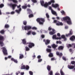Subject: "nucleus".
Segmentation results:
<instances>
[{
  "label": "nucleus",
  "instance_id": "nucleus-1",
  "mask_svg": "<svg viewBox=\"0 0 75 75\" xmlns=\"http://www.w3.org/2000/svg\"><path fill=\"white\" fill-rule=\"evenodd\" d=\"M63 19L64 21H67V20L68 21H67V23L68 24H72V22H71V20L70 18L68 16H66L64 17L63 18Z\"/></svg>",
  "mask_w": 75,
  "mask_h": 75
},
{
  "label": "nucleus",
  "instance_id": "nucleus-2",
  "mask_svg": "<svg viewBox=\"0 0 75 75\" xmlns=\"http://www.w3.org/2000/svg\"><path fill=\"white\" fill-rule=\"evenodd\" d=\"M36 21L38 23H39L40 24L43 25L44 23L45 22V19L43 18H38Z\"/></svg>",
  "mask_w": 75,
  "mask_h": 75
},
{
  "label": "nucleus",
  "instance_id": "nucleus-3",
  "mask_svg": "<svg viewBox=\"0 0 75 75\" xmlns=\"http://www.w3.org/2000/svg\"><path fill=\"white\" fill-rule=\"evenodd\" d=\"M4 37L3 36L0 35V45H1V47H3L4 46V43L3 42L1 41H4Z\"/></svg>",
  "mask_w": 75,
  "mask_h": 75
},
{
  "label": "nucleus",
  "instance_id": "nucleus-4",
  "mask_svg": "<svg viewBox=\"0 0 75 75\" xmlns=\"http://www.w3.org/2000/svg\"><path fill=\"white\" fill-rule=\"evenodd\" d=\"M53 23H56V24L57 25H63V24L62 22H60L59 21H57V20H54Z\"/></svg>",
  "mask_w": 75,
  "mask_h": 75
},
{
  "label": "nucleus",
  "instance_id": "nucleus-5",
  "mask_svg": "<svg viewBox=\"0 0 75 75\" xmlns=\"http://www.w3.org/2000/svg\"><path fill=\"white\" fill-rule=\"evenodd\" d=\"M9 6H10L11 7L13 10H15V8H16V7H17V4H13L11 3V4H8Z\"/></svg>",
  "mask_w": 75,
  "mask_h": 75
},
{
  "label": "nucleus",
  "instance_id": "nucleus-6",
  "mask_svg": "<svg viewBox=\"0 0 75 75\" xmlns=\"http://www.w3.org/2000/svg\"><path fill=\"white\" fill-rule=\"evenodd\" d=\"M2 48L4 54L5 55H7V49H6V47H2Z\"/></svg>",
  "mask_w": 75,
  "mask_h": 75
},
{
  "label": "nucleus",
  "instance_id": "nucleus-7",
  "mask_svg": "<svg viewBox=\"0 0 75 75\" xmlns=\"http://www.w3.org/2000/svg\"><path fill=\"white\" fill-rule=\"evenodd\" d=\"M17 8H19V10H16V12L18 14L20 13V12L21 11V5H19V6H17Z\"/></svg>",
  "mask_w": 75,
  "mask_h": 75
},
{
  "label": "nucleus",
  "instance_id": "nucleus-8",
  "mask_svg": "<svg viewBox=\"0 0 75 75\" xmlns=\"http://www.w3.org/2000/svg\"><path fill=\"white\" fill-rule=\"evenodd\" d=\"M28 44L29 45L28 47L29 48H33V47H34V46H35V45L33 43L29 42L28 43Z\"/></svg>",
  "mask_w": 75,
  "mask_h": 75
},
{
  "label": "nucleus",
  "instance_id": "nucleus-9",
  "mask_svg": "<svg viewBox=\"0 0 75 75\" xmlns=\"http://www.w3.org/2000/svg\"><path fill=\"white\" fill-rule=\"evenodd\" d=\"M49 10H51L52 13L53 14H54V15H55L56 16H57V13L56 12L54 11L52 9V8L51 6L49 7Z\"/></svg>",
  "mask_w": 75,
  "mask_h": 75
},
{
  "label": "nucleus",
  "instance_id": "nucleus-10",
  "mask_svg": "<svg viewBox=\"0 0 75 75\" xmlns=\"http://www.w3.org/2000/svg\"><path fill=\"white\" fill-rule=\"evenodd\" d=\"M73 34V32L72 31L70 30L69 31V33L68 34H66V37H70L71 35H72Z\"/></svg>",
  "mask_w": 75,
  "mask_h": 75
},
{
  "label": "nucleus",
  "instance_id": "nucleus-11",
  "mask_svg": "<svg viewBox=\"0 0 75 75\" xmlns=\"http://www.w3.org/2000/svg\"><path fill=\"white\" fill-rule=\"evenodd\" d=\"M68 67L69 69H72L74 68L75 67V66L74 65H68Z\"/></svg>",
  "mask_w": 75,
  "mask_h": 75
},
{
  "label": "nucleus",
  "instance_id": "nucleus-12",
  "mask_svg": "<svg viewBox=\"0 0 75 75\" xmlns=\"http://www.w3.org/2000/svg\"><path fill=\"white\" fill-rule=\"evenodd\" d=\"M52 6L53 7H54V8H57L59 7V5L57 4H56L55 5L54 4H52Z\"/></svg>",
  "mask_w": 75,
  "mask_h": 75
},
{
  "label": "nucleus",
  "instance_id": "nucleus-13",
  "mask_svg": "<svg viewBox=\"0 0 75 75\" xmlns=\"http://www.w3.org/2000/svg\"><path fill=\"white\" fill-rule=\"evenodd\" d=\"M22 42L23 44L25 45L26 44H28V43H27V41L25 39H23L22 40Z\"/></svg>",
  "mask_w": 75,
  "mask_h": 75
},
{
  "label": "nucleus",
  "instance_id": "nucleus-14",
  "mask_svg": "<svg viewBox=\"0 0 75 75\" xmlns=\"http://www.w3.org/2000/svg\"><path fill=\"white\" fill-rule=\"evenodd\" d=\"M50 40L48 39L46 40L45 41V44L46 45H48L50 43Z\"/></svg>",
  "mask_w": 75,
  "mask_h": 75
},
{
  "label": "nucleus",
  "instance_id": "nucleus-15",
  "mask_svg": "<svg viewBox=\"0 0 75 75\" xmlns=\"http://www.w3.org/2000/svg\"><path fill=\"white\" fill-rule=\"evenodd\" d=\"M11 61H13L15 63H17L18 62V61H17V60L14 59L13 58H11Z\"/></svg>",
  "mask_w": 75,
  "mask_h": 75
},
{
  "label": "nucleus",
  "instance_id": "nucleus-16",
  "mask_svg": "<svg viewBox=\"0 0 75 75\" xmlns=\"http://www.w3.org/2000/svg\"><path fill=\"white\" fill-rule=\"evenodd\" d=\"M64 47L62 46H60L58 48V50H63L64 49Z\"/></svg>",
  "mask_w": 75,
  "mask_h": 75
},
{
  "label": "nucleus",
  "instance_id": "nucleus-17",
  "mask_svg": "<svg viewBox=\"0 0 75 75\" xmlns=\"http://www.w3.org/2000/svg\"><path fill=\"white\" fill-rule=\"evenodd\" d=\"M74 39L75 40V36H72L70 38V40L71 41H74Z\"/></svg>",
  "mask_w": 75,
  "mask_h": 75
},
{
  "label": "nucleus",
  "instance_id": "nucleus-18",
  "mask_svg": "<svg viewBox=\"0 0 75 75\" xmlns=\"http://www.w3.org/2000/svg\"><path fill=\"white\" fill-rule=\"evenodd\" d=\"M52 48H53L55 49L56 48V47H58V45H56L55 44H53L52 45Z\"/></svg>",
  "mask_w": 75,
  "mask_h": 75
},
{
  "label": "nucleus",
  "instance_id": "nucleus-19",
  "mask_svg": "<svg viewBox=\"0 0 75 75\" xmlns=\"http://www.w3.org/2000/svg\"><path fill=\"white\" fill-rule=\"evenodd\" d=\"M27 10L28 11V12H29L28 13L29 14H31V13H32V11H31V9H30V8H28L27 9Z\"/></svg>",
  "mask_w": 75,
  "mask_h": 75
},
{
  "label": "nucleus",
  "instance_id": "nucleus-20",
  "mask_svg": "<svg viewBox=\"0 0 75 75\" xmlns=\"http://www.w3.org/2000/svg\"><path fill=\"white\" fill-rule=\"evenodd\" d=\"M47 70L49 71H51V67L49 65H48L47 66Z\"/></svg>",
  "mask_w": 75,
  "mask_h": 75
},
{
  "label": "nucleus",
  "instance_id": "nucleus-21",
  "mask_svg": "<svg viewBox=\"0 0 75 75\" xmlns=\"http://www.w3.org/2000/svg\"><path fill=\"white\" fill-rule=\"evenodd\" d=\"M61 38H62L64 39V40H67V38H66V37H65V36L64 35H62Z\"/></svg>",
  "mask_w": 75,
  "mask_h": 75
},
{
  "label": "nucleus",
  "instance_id": "nucleus-22",
  "mask_svg": "<svg viewBox=\"0 0 75 75\" xmlns=\"http://www.w3.org/2000/svg\"><path fill=\"white\" fill-rule=\"evenodd\" d=\"M19 59H22L24 58V55L23 54H19Z\"/></svg>",
  "mask_w": 75,
  "mask_h": 75
},
{
  "label": "nucleus",
  "instance_id": "nucleus-23",
  "mask_svg": "<svg viewBox=\"0 0 75 75\" xmlns=\"http://www.w3.org/2000/svg\"><path fill=\"white\" fill-rule=\"evenodd\" d=\"M60 72L61 75H65V74L64 73V72H63V71H62V69L60 70Z\"/></svg>",
  "mask_w": 75,
  "mask_h": 75
},
{
  "label": "nucleus",
  "instance_id": "nucleus-24",
  "mask_svg": "<svg viewBox=\"0 0 75 75\" xmlns=\"http://www.w3.org/2000/svg\"><path fill=\"white\" fill-rule=\"evenodd\" d=\"M48 6V4L47 3H45V4L43 5V6L45 7H47Z\"/></svg>",
  "mask_w": 75,
  "mask_h": 75
},
{
  "label": "nucleus",
  "instance_id": "nucleus-25",
  "mask_svg": "<svg viewBox=\"0 0 75 75\" xmlns=\"http://www.w3.org/2000/svg\"><path fill=\"white\" fill-rule=\"evenodd\" d=\"M9 25L6 24L5 25L4 27L5 28H9Z\"/></svg>",
  "mask_w": 75,
  "mask_h": 75
},
{
  "label": "nucleus",
  "instance_id": "nucleus-26",
  "mask_svg": "<svg viewBox=\"0 0 75 75\" xmlns=\"http://www.w3.org/2000/svg\"><path fill=\"white\" fill-rule=\"evenodd\" d=\"M53 56L54 55H53V54L51 53H50L49 54V56L50 57H53Z\"/></svg>",
  "mask_w": 75,
  "mask_h": 75
},
{
  "label": "nucleus",
  "instance_id": "nucleus-27",
  "mask_svg": "<svg viewBox=\"0 0 75 75\" xmlns=\"http://www.w3.org/2000/svg\"><path fill=\"white\" fill-rule=\"evenodd\" d=\"M10 0V1H12L14 3H17L18 2V1H17L16 0Z\"/></svg>",
  "mask_w": 75,
  "mask_h": 75
},
{
  "label": "nucleus",
  "instance_id": "nucleus-28",
  "mask_svg": "<svg viewBox=\"0 0 75 75\" xmlns=\"http://www.w3.org/2000/svg\"><path fill=\"white\" fill-rule=\"evenodd\" d=\"M27 7V6H22V8H23V9H26Z\"/></svg>",
  "mask_w": 75,
  "mask_h": 75
},
{
  "label": "nucleus",
  "instance_id": "nucleus-29",
  "mask_svg": "<svg viewBox=\"0 0 75 75\" xmlns=\"http://www.w3.org/2000/svg\"><path fill=\"white\" fill-rule=\"evenodd\" d=\"M25 48L26 51H29L30 50V49L27 46L25 47Z\"/></svg>",
  "mask_w": 75,
  "mask_h": 75
},
{
  "label": "nucleus",
  "instance_id": "nucleus-30",
  "mask_svg": "<svg viewBox=\"0 0 75 75\" xmlns=\"http://www.w3.org/2000/svg\"><path fill=\"white\" fill-rule=\"evenodd\" d=\"M46 51H47V52H51V50L50 49H47Z\"/></svg>",
  "mask_w": 75,
  "mask_h": 75
},
{
  "label": "nucleus",
  "instance_id": "nucleus-31",
  "mask_svg": "<svg viewBox=\"0 0 75 75\" xmlns=\"http://www.w3.org/2000/svg\"><path fill=\"white\" fill-rule=\"evenodd\" d=\"M41 4L42 6H44V2L43 1H40Z\"/></svg>",
  "mask_w": 75,
  "mask_h": 75
},
{
  "label": "nucleus",
  "instance_id": "nucleus-32",
  "mask_svg": "<svg viewBox=\"0 0 75 75\" xmlns=\"http://www.w3.org/2000/svg\"><path fill=\"white\" fill-rule=\"evenodd\" d=\"M62 55H63L62 53H60L59 55V57L60 58H61V57H62Z\"/></svg>",
  "mask_w": 75,
  "mask_h": 75
},
{
  "label": "nucleus",
  "instance_id": "nucleus-33",
  "mask_svg": "<svg viewBox=\"0 0 75 75\" xmlns=\"http://www.w3.org/2000/svg\"><path fill=\"white\" fill-rule=\"evenodd\" d=\"M23 24H24V25H27V21H24L23 22Z\"/></svg>",
  "mask_w": 75,
  "mask_h": 75
},
{
  "label": "nucleus",
  "instance_id": "nucleus-34",
  "mask_svg": "<svg viewBox=\"0 0 75 75\" xmlns=\"http://www.w3.org/2000/svg\"><path fill=\"white\" fill-rule=\"evenodd\" d=\"M49 34H50V35H53V34H55V33H54V32L50 31L49 33Z\"/></svg>",
  "mask_w": 75,
  "mask_h": 75
},
{
  "label": "nucleus",
  "instance_id": "nucleus-35",
  "mask_svg": "<svg viewBox=\"0 0 75 75\" xmlns=\"http://www.w3.org/2000/svg\"><path fill=\"white\" fill-rule=\"evenodd\" d=\"M30 68V67L28 65H26L25 67V69L26 70H28Z\"/></svg>",
  "mask_w": 75,
  "mask_h": 75
},
{
  "label": "nucleus",
  "instance_id": "nucleus-36",
  "mask_svg": "<svg viewBox=\"0 0 75 75\" xmlns=\"http://www.w3.org/2000/svg\"><path fill=\"white\" fill-rule=\"evenodd\" d=\"M30 29H31V26H27L28 30H30Z\"/></svg>",
  "mask_w": 75,
  "mask_h": 75
},
{
  "label": "nucleus",
  "instance_id": "nucleus-37",
  "mask_svg": "<svg viewBox=\"0 0 75 75\" xmlns=\"http://www.w3.org/2000/svg\"><path fill=\"white\" fill-rule=\"evenodd\" d=\"M21 68L22 69H25V65H23V66H21Z\"/></svg>",
  "mask_w": 75,
  "mask_h": 75
},
{
  "label": "nucleus",
  "instance_id": "nucleus-38",
  "mask_svg": "<svg viewBox=\"0 0 75 75\" xmlns=\"http://www.w3.org/2000/svg\"><path fill=\"white\" fill-rule=\"evenodd\" d=\"M57 37V35H54L53 36V39H56Z\"/></svg>",
  "mask_w": 75,
  "mask_h": 75
},
{
  "label": "nucleus",
  "instance_id": "nucleus-39",
  "mask_svg": "<svg viewBox=\"0 0 75 75\" xmlns=\"http://www.w3.org/2000/svg\"><path fill=\"white\" fill-rule=\"evenodd\" d=\"M46 16L47 18H50V16H49V15H48V13H46Z\"/></svg>",
  "mask_w": 75,
  "mask_h": 75
},
{
  "label": "nucleus",
  "instance_id": "nucleus-40",
  "mask_svg": "<svg viewBox=\"0 0 75 75\" xmlns=\"http://www.w3.org/2000/svg\"><path fill=\"white\" fill-rule=\"evenodd\" d=\"M49 75H52L53 73L52 72V71H50V73H49Z\"/></svg>",
  "mask_w": 75,
  "mask_h": 75
},
{
  "label": "nucleus",
  "instance_id": "nucleus-41",
  "mask_svg": "<svg viewBox=\"0 0 75 75\" xmlns=\"http://www.w3.org/2000/svg\"><path fill=\"white\" fill-rule=\"evenodd\" d=\"M20 74V71H17L16 73V75H18V74Z\"/></svg>",
  "mask_w": 75,
  "mask_h": 75
},
{
  "label": "nucleus",
  "instance_id": "nucleus-42",
  "mask_svg": "<svg viewBox=\"0 0 75 75\" xmlns=\"http://www.w3.org/2000/svg\"><path fill=\"white\" fill-rule=\"evenodd\" d=\"M71 64L72 65H75V61H72L71 62Z\"/></svg>",
  "mask_w": 75,
  "mask_h": 75
},
{
  "label": "nucleus",
  "instance_id": "nucleus-43",
  "mask_svg": "<svg viewBox=\"0 0 75 75\" xmlns=\"http://www.w3.org/2000/svg\"><path fill=\"white\" fill-rule=\"evenodd\" d=\"M29 73L30 75H33V73L31 71H29Z\"/></svg>",
  "mask_w": 75,
  "mask_h": 75
},
{
  "label": "nucleus",
  "instance_id": "nucleus-44",
  "mask_svg": "<svg viewBox=\"0 0 75 75\" xmlns=\"http://www.w3.org/2000/svg\"><path fill=\"white\" fill-rule=\"evenodd\" d=\"M0 33H1V34H4V30H3L0 31Z\"/></svg>",
  "mask_w": 75,
  "mask_h": 75
},
{
  "label": "nucleus",
  "instance_id": "nucleus-45",
  "mask_svg": "<svg viewBox=\"0 0 75 75\" xmlns=\"http://www.w3.org/2000/svg\"><path fill=\"white\" fill-rule=\"evenodd\" d=\"M33 14H30V15H29V18H31V17H33Z\"/></svg>",
  "mask_w": 75,
  "mask_h": 75
},
{
  "label": "nucleus",
  "instance_id": "nucleus-46",
  "mask_svg": "<svg viewBox=\"0 0 75 75\" xmlns=\"http://www.w3.org/2000/svg\"><path fill=\"white\" fill-rule=\"evenodd\" d=\"M32 30H37V28L35 27H32Z\"/></svg>",
  "mask_w": 75,
  "mask_h": 75
},
{
  "label": "nucleus",
  "instance_id": "nucleus-47",
  "mask_svg": "<svg viewBox=\"0 0 75 75\" xmlns=\"http://www.w3.org/2000/svg\"><path fill=\"white\" fill-rule=\"evenodd\" d=\"M4 6V5L3 4H1L0 5V8H2V7H3V6Z\"/></svg>",
  "mask_w": 75,
  "mask_h": 75
},
{
  "label": "nucleus",
  "instance_id": "nucleus-48",
  "mask_svg": "<svg viewBox=\"0 0 75 75\" xmlns=\"http://www.w3.org/2000/svg\"><path fill=\"white\" fill-rule=\"evenodd\" d=\"M42 61V59H39L38 60V62H41V61Z\"/></svg>",
  "mask_w": 75,
  "mask_h": 75
},
{
  "label": "nucleus",
  "instance_id": "nucleus-49",
  "mask_svg": "<svg viewBox=\"0 0 75 75\" xmlns=\"http://www.w3.org/2000/svg\"><path fill=\"white\" fill-rule=\"evenodd\" d=\"M31 31H29L27 33V34L28 35H30L31 34Z\"/></svg>",
  "mask_w": 75,
  "mask_h": 75
},
{
  "label": "nucleus",
  "instance_id": "nucleus-50",
  "mask_svg": "<svg viewBox=\"0 0 75 75\" xmlns=\"http://www.w3.org/2000/svg\"><path fill=\"white\" fill-rule=\"evenodd\" d=\"M68 48H69V47H72V45L69 44L67 46Z\"/></svg>",
  "mask_w": 75,
  "mask_h": 75
},
{
  "label": "nucleus",
  "instance_id": "nucleus-51",
  "mask_svg": "<svg viewBox=\"0 0 75 75\" xmlns=\"http://www.w3.org/2000/svg\"><path fill=\"white\" fill-rule=\"evenodd\" d=\"M24 30H27V26H25L24 27Z\"/></svg>",
  "mask_w": 75,
  "mask_h": 75
},
{
  "label": "nucleus",
  "instance_id": "nucleus-52",
  "mask_svg": "<svg viewBox=\"0 0 75 75\" xmlns=\"http://www.w3.org/2000/svg\"><path fill=\"white\" fill-rule=\"evenodd\" d=\"M61 13H62V14H65V12L64 11H61Z\"/></svg>",
  "mask_w": 75,
  "mask_h": 75
},
{
  "label": "nucleus",
  "instance_id": "nucleus-53",
  "mask_svg": "<svg viewBox=\"0 0 75 75\" xmlns=\"http://www.w3.org/2000/svg\"><path fill=\"white\" fill-rule=\"evenodd\" d=\"M31 1L33 3H37V1L36 0H31Z\"/></svg>",
  "mask_w": 75,
  "mask_h": 75
},
{
  "label": "nucleus",
  "instance_id": "nucleus-54",
  "mask_svg": "<svg viewBox=\"0 0 75 75\" xmlns=\"http://www.w3.org/2000/svg\"><path fill=\"white\" fill-rule=\"evenodd\" d=\"M56 54L57 55L59 56V52H57Z\"/></svg>",
  "mask_w": 75,
  "mask_h": 75
},
{
  "label": "nucleus",
  "instance_id": "nucleus-55",
  "mask_svg": "<svg viewBox=\"0 0 75 75\" xmlns=\"http://www.w3.org/2000/svg\"><path fill=\"white\" fill-rule=\"evenodd\" d=\"M32 34L33 35H36V33L35 32H33L32 33Z\"/></svg>",
  "mask_w": 75,
  "mask_h": 75
},
{
  "label": "nucleus",
  "instance_id": "nucleus-56",
  "mask_svg": "<svg viewBox=\"0 0 75 75\" xmlns=\"http://www.w3.org/2000/svg\"><path fill=\"white\" fill-rule=\"evenodd\" d=\"M41 37L42 38H45V35H41Z\"/></svg>",
  "mask_w": 75,
  "mask_h": 75
},
{
  "label": "nucleus",
  "instance_id": "nucleus-57",
  "mask_svg": "<svg viewBox=\"0 0 75 75\" xmlns=\"http://www.w3.org/2000/svg\"><path fill=\"white\" fill-rule=\"evenodd\" d=\"M51 1V3H55V1L54 0H52L50 1Z\"/></svg>",
  "mask_w": 75,
  "mask_h": 75
},
{
  "label": "nucleus",
  "instance_id": "nucleus-58",
  "mask_svg": "<svg viewBox=\"0 0 75 75\" xmlns=\"http://www.w3.org/2000/svg\"><path fill=\"white\" fill-rule=\"evenodd\" d=\"M51 30H52V28H51V27H49L48 28V30H49V31H51Z\"/></svg>",
  "mask_w": 75,
  "mask_h": 75
},
{
  "label": "nucleus",
  "instance_id": "nucleus-59",
  "mask_svg": "<svg viewBox=\"0 0 75 75\" xmlns=\"http://www.w3.org/2000/svg\"><path fill=\"white\" fill-rule=\"evenodd\" d=\"M20 74L21 75H24V72H22L20 73Z\"/></svg>",
  "mask_w": 75,
  "mask_h": 75
},
{
  "label": "nucleus",
  "instance_id": "nucleus-60",
  "mask_svg": "<svg viewBox=\"0 0 75 75\" xmlns=\"http://www.w3.org/2000/svg\"><path fill=\"white\" fill-rule=\"evenodd\" d=\"M41 56H40V55H39V56H38L37 58H38V59H40V58H41Z\"/></svg>",
  "mask_w": 75,
  "mask_h": 75
},
{
  "label": "nucleus",
  "instance_id": "nucleus-61",
  "mask_svg": "<svg viewBox=\"0 0 75 75\" xmlns=\"http://www.w3.org/2000/svg\"><path fill=\"white\" fill-rule=\"evenodd\" d=\"M57 36H58V37H60V36H61V35L60 34V33H58L57 34Z\"/></svg>",
  "mask_w": 75,
  "mask_h": 75
},
{
  "label": "nucleus",
  "instance_id": "nucleus-62",
  "mask_svg": "<svg viewBox=\"0 0 75 75\" xmlns=\"http://www.w3.org/2000/svg\"><path fill=\"white\" fill-rule=\"evenodd\" d=\"M15 12L14 11H12L11 12V14H14Z\"/></svg>",
  "mask_w": 75,
  "mask_h": 75
},
{
  "label": "nucleus",
  "instance_id": "nucleus-63",
  "mask_svg": "<svg viewBox=\"0 0 75 75\" xmlns=\"http://www.w3.org/2000/svg\"><path fill=\"white\" fill-rule=\"evenodd\" d=\"M51 1L49 2L48 3V4H49L50 5H51Z\"/></svg>",
  "mask_w": 75,
  "mask_h": 75
},
{
  "label": "nucleus",
  "instance_id": "nucleus-64",
  "mask_svg": "<svg viewBox=\"0 0 75 75\" xmlns=\"http://www.w3.org/2000/svg\"><path fill=\"white\" fill-rule=\"evenodd\" d=\"M27 6V7H29V8H30V7H31V6L29 4H28L27 6Z\"/></svg>",
  "mask_w": 75,
  "mask_h": 75
}]
</instances>
